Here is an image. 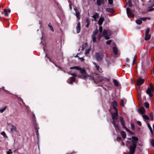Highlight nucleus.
Masks as SVG:
<instances>
[{"label": "nucleus", "instance_id": "55", "mask_svg": "<svg viewBox=\"0 0 154 154\" xmlns=\"http://www.w3.org/2000/svg\"><path fill=\"white\" fill-rule=\"evenodd\" d=\"M112 42V41L111 40H108V41H107L106 42V43L107 44V45H110L111 43Z\"/></svg>", "mask_w": 154, "mask_h": 154}, {"label": "nucleus", "instance_id": "51", "mask_svg": "<svg viewBox=\"0 0 154 154\" xmlns=\"http://www.w3.org/2000/svg\"><path fill=\"white\" fill-rule=\"evenodd\" d=\"M103 34H99V35L98 36V37L97 38H98V39L99 40H100L101 38L102 37V36H103Z\"/></svg>", "mask_w": 154, "mask_h": 154}, {"label": "nucleus", "instance_id": "27", "mask_svg": "<svg viewBox=\"0 0 154 154\" xmlns=\"http://www.w3.org/2000/svg\"><path fill=\"white\" fill-rule=\"evenodd\" d=\"M113 82L114 83V85L116 87H118L119 85V83L118 81L115 79H114Z\"/></svg>", "mask_w": 154, "mask_h": 154}, {"label": "nucleus", "instance_id": "45", "mask_svg": "<svg viewBox=\"0 0 154 154\" xmlns=\"http://www.w3.org/2000/svg\"><path fill=\"white\" fill-rule=\"evenodd\" d=\"M149 28H147V29L145 31V34H149Z\"/></svg>", "mask_w": 154, "mask_h": 154}, {"label": "nucleus", "instance_id": "56", "mask_svg": "<svg viewBox=\"0 0 154 154\" xmlns=\"http://www.w3.org/2000/svg\"><path fill=\"white\" fill-rule=\"evenodd\" d=\"M108 2L110 5H112L113 3V0H108Z\"/></svg>", "mask_w": 154, "mask_h": 154}, {"label": "nucleus", "instance_id": "39", "mask_svg": "<svg viewBox=\"0 0 154 154\" xmlns=\"http://www.w3.org/2000/svg\"><path fill=\"white\" fill-rule=\"evenodd\" d=\"M131 128L132 130H135V128L134 123H132L131 124Z\"/></svg>", "mask_w": 154, "mask_h": 154}, {"label": "nucleus", "instance_id": "47", "mask_svg": "<svg viewBox=\"0 0 154 154\" xmlns=\"http://www.w3.org/2000/svg\"><path fill=\"white\" fill-rule=\"evenodd\" d=\"M123 128L125 129V130L127 131V132H130V131H131L129 129H128L126 126H125L124 127H123Z\"/></svg>", "mask_w": 154, "mask_h": 154}, {"label": "nucleus", "instance_id": "49", "mask_svg": "<svg viewBox=\"0 0 154 154\" xmlns=\"http://www.w3.org/2000/svg\"><path fill=\"white\" fill-rule=\"evenodd\" d=\"M151 143L152 146L154 147V140L153 139H152L151 140Z\"/></svg>", "mask_w": 154, "mask_h": 154}, {"label": "nucleus", "instance_id": "57", "mask_svg": "<svg viewBox=\"0 0 154 154\" xmlns=\"http://www.w3.org/2000/svg\"><path fill=\"white\" fill-rule=\"evenodd\" d=\"M13 95H14L16 97H17L19 101L20 100H21L22 99L20 97H19L17 95L14 94H13Z\"/></svg>", "mask_w": 154, "mask_h": 154}, {"label": "nucleus", "instance_id": "11", "mask_svg": "<svg viewBox=\"0 0 154 154\" xmlns=\"http://www.w3.org/2000/svg\"><path fill=\"white\" fill-rule=\"evenodd\" d=\"M117 104L118 103L117 101L115 100L113 101L111 105L112 108L114 109L115 111L118 110L116 107L117 106Z\"/></svg>", "mask_w": 154, "mask_h": 154}, {"label": "nucleus", "instance_id": "17", "mask_svg": "<svg viewBox=\"0 0 154 154\" xmlns=\"http://www.w3.org/2000/svg\"><path fill=\"white\" fill-rule=\"evenodd\" d=\"M105 60H106L107 66H109L110 64V59L107 55H106V57L105 58Z\"/></svg>", "mask_w": 154, "mask_h": 154}, {"label": "nucleus", "instance_id": "42", "mask_svg": "<svg viewBox=\"0 0 154 154\" xmlns=\"http://www.w3.org/2000/svg\"><path fill=\"white\" fill-rule=\"evenodd\" d=\"M150 120L152 121H153L154 120V116L153 114L151 113L150 114Z\"/></svg>", "mask_w": 154, "mask_h": 154}, {"label": "nucleus", "instance_id": "36", "mask_svg": "<svg viewBox=\"0 0 154 154\" xmlns=\"http://www.w3.org/2000/svg\"><path fill=\"white\" fill-rule=\"evenodd\" d=\"M143 117L144 119H146L147 120H148L149 119V117L147 115H143Z\"/></svg>", "mask_w": 154, "mask_h": 154}, {"label": "nucleus", "instance_id": "62", "mask_svg": "<svg viewBox=\"0 0 154 154\" xmlns=\"http://www.w3.org/2000/svg\"><path fill=\"white\" fill-rule=\"evenodd\" d=\"M35 114H33V115L32 116V119H33V122H35Z\"/></svg>", "mask_w": 154, "mask_h": 154}, {"label": "nucleus", "instance_id": "54", "mask_svg": "<svg viewBox=\"0 0 154 154\" xmlns=\"http://www.w3.org/2000/svg\"><path fill=\"white\" fill-rule=\"evenodd\" d=\"M1 134L4 136L5 137H7L4 131L2 132L1 133Z\"/></svg>", "mask_w": 154, "mask_h": 154}, {"label": "nucleus", "instance_id": "13", "mask_svg": "<svg viewBox=\"0 0 154 154\" xmlns=\"http://www.w3.org/2000/svg\"><path fill=\"white\" fill-rule=\"evenodd\" d=\"M120 121L121 125L122 126V128L124 127L125 125V122L124 119L123 117L122 116H121L120 117Z\"/></svg>", "mask_w": 154, "mask_h": 154}, {"label": "nucleus", "instance_id": "33", "mask_svg": "<svg viewBox=\"0 0 154 154\" xmlns=\"http://www.w3.org/2000/svg\"><path fill=\"white\" fill-rule=\"evenodd\" d=\"M128 6L130 7H132V1L131 0H128Z\"/></svg>", "mask_w": 154, "mask_h": 154}, {"label": "nucleus", "instance_id": "16", "mask_svg": "<svg viewBox=\"0 0 154 154\" xmlns=\"http://www.w3.org/2000/svg\"><path fill=\"white\" fill-rule=\"evenodd\" d=\"M104 20L103 17H100L98 21V24L100 26L103 23Z\"/></svg>", "mask_w": 154, "mask_h": 154}, {"label": "nucleus", "instance_id": "26", "mask_svg": "<svg viewBox=\"0 0 154 154\" xmlns=\"http://www.w3.org/2000/svg\"><path fill=\"white\" fill-rule=\"evenodd\" d=\"M98 29L97 28L93 32L92 36H95L98 33Z\"/></svg>", "mask_w": 154, "mask_h": 154}, {"label": "nucleus", "instance_id": "30", "mask_svg": "<svg viewBox=\"0 0 154 154\" xmlns=\"http://www.w3.org/2000/svg\"><path fill=\"white\" fill-rule=\"evenodd\" d=\"M147 127L148 128H149V130L151 132V134H153V131H152V128L151 127L150 125L149 124V123H147Z\"/></svg>", "mask_w": 154, "mask_h": 154}, {"label": "nucleus", "instance_id": "64", "mask_svg": "<svg viewBox=\"0 0 154 154\" xmlns=\"http://www.w3.org/2000/svg\"><path fill=\"white\" fill-rule=\"evenodd\" d=\"M137 124L140 126L141 125V122L139 121H138L137 122Z\"/></svg>", "mask_w": 154, "mask_h": 154}, {"label": "nucleus", "instance_id": "9", "mask_svg": "<svg viewBox=\"0 0 154 154\" xmlns=\"http://www.w3.org/2000/svg\"><path fill=\"white\" fill-rule=\"evenodd\" d=\"M126 11L127 15L128 17H134V15L131 11V9L129 8H126Z\"/></svg>", "mask_w": 154, "mask_h": 154}, {"label": "nucleus", "instance_id": "22", "mask_svg": "<svg viewBox=\"0 0 154 154\" xmlns=\"http://www.w3.org/2000/svg\"><path fill=\"white\" fill-rule=\"evenodd\" d=\"M145 37L144 39L146 41L150 39L151 37V35L150 34H145Z\"/></svg>", "mask_w": 154, "mask_h": 154}, {"label": "nucleus", "instance_id": "46", "mask_svg": "<svg viewBox=\"0 0 154 154\" xmlns=\"http://www.w3.org/2000/svg\"><path fill=\"white\" fill-rule=\"evenodd\" d=\"M103 27L102 26H100L99 27V31L100 33H101L103 31Z\"/></svg>", "mask_w": 154, "mask_h": 154}, {"label": "nucleus", "instance_id": "6", "mask_svg": "<svg viewBox=\"0 0 154 154\" xmlns=\"http://www.w3.org/2000/svg\"><path fill=\"white\" fill-rule=\"evenodd\" d=\"M118 110H116L115 113H113L112 114V117L113 120V122H117L116 120L118 119Z\"/></svg>", "mask_w": 154, "mask_h": 154}, {"label": "nucleus", "instance_id": "50", "mask_svg": "<svg viewBox=\"0 0 154 154\" xmlns=\"http://www.w3.org/2000/svg\"><path fill=\"white\" fill-rule=\"evenodd\" d=\"M92 40L93 42H96V38L95 36H92Z\"/></svg>", "mask_w": 154, "mask_h": 154}, {"label": "nucleus", "instance_id": "8", "mask_svg": "<svg viewBox=\"0 0 154 154\" xmlns=\"http://www.w3.org/2000/svg\"><path fill=\"white\" fill-rule=\"evenodd\" d=\"M93 63L95 66L96 70L98 72L100 73H102L103 72L102 68H100V66L98 65L96 63L93 62Z\"/></svg>", "mask_w": 154, "mask_h": 154}, {"label": "nucleus", "instance_id": "25", "mask_svg": "<svg viewBox=\"0 0 154 154\" xmlns=\"http://www.w3.org/2000/svg\"><path fill=\"white\" fill-rule=\"evenodd\" d=\"M113 49L114 53L116 55L117 54H118V50L117 47H113Z\"/></svg>", "mask_w": 154, "mask_h": 154}, {"label": "nucleus", "instance_id": "12", "mask_svg": "<svg viewBox=\"0 0 154 154\" xmlns=\"http://www.w3.org/2000/svg\"><path fill=\"white\" fill-rule=\"evenodd\" d=\"M11 11V10L9 9H5L3 11H1V13L2 14H4L5 16H8V13H10Z\"/></svg>", "mask_w": 154, "mask_h": 154}, {"label": "nucleus", "instance_id": "52", "mask_svg": "<svg viewBox=\"0 0 154 154\" xmlns=\"http://www.w3.org/2000/svg\"><path fill=\"white\" fill-rule=\"evenodd\" d=\"M122 140V137H118L116 138V140L118 142H119L120 141Z\"/></svg>", "mask_w": 154, "mask_h": 154}, {"label": "nucleus", "instance_id": "14", "mask_svg": "<svg viewBox=\"0 0 154 154\" xmlns=\"http://www.w3.org/2000/svg\"><path fill=\"white\" fill-rule=\"evenodd\" d=\"M105 3L104 0H97V4L98 6H100L101 4L104 5Z\"/></svg>", "mask_w": 154, "mask_h": 154}, {"label": "nucleus", "instance_id": "1", "mask_svg": "<svg viewBox=\"0 0 154 154\" xmlns=\"http://www.w3.org/2000/svg\"><path fill=\"white\" fill-rule=\"evenodd\" d=\"M131 142L132 144L129 148V152L127 154H134V153L137 146V143L139 140L138 138L136 137L132 136Z\"/></svg>", "mask_w": 154, "mask_h": 154}, {"label": "nucleus", "instance_id": "40", "mask_svg": "<svg viewBox=\"0 0 154 154\" xmlns=\"http://www.w3.org/2000/svg\"><path fill=\"white\" fill-rule=\"evenodd\" d=\"M6 106L4 107L3 109H0V112L2 113H3L6 109Z\"/></svg>", "mask_w": 154, "mask_h": 154}, {"label": "nucleus", "instance_id": "58", "mask_svg": "<svg viewBox=\"0 0 154 154\" xmlns=\"http://www.w3.org/2000/svg\"><path fill=\"white\" fill-rule=\"evenodd\" d=\"M13 95H14L16 97H17L19 101L20 100H21L22 99L20 97H19L17 95L14 94H13Z\"/></svg>", "mask_w": 154, "mask_h": 154}, {"label": "nucleus", "instance_id": "7", "mask_svg": "<svg viewBox=\"0 0 154 154\" xmlns=\"http://www.w3.org/2000/svg\"><path fill=\"white\" fill-rule=\"evenodd\" d=\"M117 122H112V124L114 125V126L115 128L116 131L117 132L119 131L120 130V127L119 125V121H117Z\"/></svg>", "mask_w": 154, "mask_h": 154}, {"label": "nucleus", "instance_id": "38", "mask_svg": "<svg viewBox=\"0 0 154 154\" xmlns=\"http://www.w3.org/2000/svg\"><path fill=\"white\" fill-rule=\"evenodd\" d=\"M1 89L3 90L4 91H5L7 93L9 94H12L9 91H8L7 90H5V89L4 87H2Z\"/></svg>", "mask_w": 154, "mask_h": 154}, {"label": "nucleus", "instance_id": "41", "mask_svg": "<svg viewBox=\"0 0 154 154\" xmlns=\"http://www.w3.org/2000/svg\"><path fill=\"white\" fill-rule=\"evenodd\" d=\"M120 105L122 106H124V100L123 99H121L120 100Z\"/></svg>", "mask_w": 154, "mask_h": 154}, {"label": "nucleus", "instance_id": "28", "mask_svg": "<svg viewBox=\"0 0 154 154\" xmlns=\"http://www.w3.org/2000/svg\"><path fill=\"white\" fill-rule=\"evenodd\" d=\"M106 10L107 12L109 13H113L114 12L113 9L111 8H107Z\"/></svg>", "mask_w": 154, "mask_h": 154}, {"label": "nucleus", "instance_id": "24", "mask_svg": "<svg viewBox=\"0 0 154 154\" xmlns=\"http://www.w3.org/2000/svg\"><path fill=\"white\" fill-rule=\"evenodd\" d=\"M139 112L142 115H143L145 112V110L144 108H142L139 109Z\"/></svg>", "mask_w": 154, "mask_h": 154}, {"label": "nucleus", "instance_id": "15", "mask_svg": "<svg viewBox=\"0 0 154 154\" xmlns=\"http://www.w3.org/2000/svg\"><path fill=\"white\" fill-rule=\"evenodd\" d=\"M76 32L77 33H79L81 30L80 23V22L78 23L76 27Z\"/></svg>", "mask_w": 154, "mask_h": 154}, {"label": "nucleus", "instance_id": "2", "mask_svg": "<svg viewBox=\"0 0 154 154\" xmlns=\"http://www.w3.org/2000/svg\"><path fill=\"white\" fill-rule=\"evenodd\" d=\"M70 69H76L78 70H80V72L82 74V76L83 77V78L84 79L86 78V77H87V73L84 68L82 69L79 66H75L71 67L70 68Z\"/></svg>", "mask_w": 154, "mask_h": 154}, {"label": "nucleus", "instance_id": "21", "mask_svg": "<svg viewBox=\"0 0 154 154\" xmlns=\"http://www.w3.org/2000/svg\"><path fill=\"white\" fill-rule=\"evenodd\" d=\"M99 16L98 14L97 13H95L94 15L92 16V17H93L94 19V20L96 21L97 18H98Z\"/></svg>", "mask_w": 154, "mask_h": 154}, {"label": "nucleus", "instance_id": "23", "mask_svg": "<svg viewBox=\"0 0 154 154\" xmlns=\"http://www.w3.org/2000/svg\"><path fill=\"white\" fill-rule=\"evenodd\" d=\"M121 134L124 139H125L126 137V134L124 131H122L121 132Z\"/></svg>", "mask_w": 154, "mask_h": 154}, {"label": "nucleus", "instance_id": "63", "mask_svg": "<svg viewBox=\"0 0 154 154\" xmlns=\"http://www.w3.org/2000/svg\"><path fill=\"white\" fill-rule=\"evenodd\" d=\"M90 51V50L89 49H88V50H86L85 52V54H88L89 53Z\"/></svg>", "mask_w": 154, "mask_h": 154}, {"label": "nucleus", "instance_id": "3", "mask_svg": "<svg viewBox=\"0 0 154 154\" xmlns=\"http://www.w3.org/2000/svg\"><path fill=\"white\" fill-rule=\"evenodd\" d=\"M94 74L95 80H94V83H97V82H102L104 80V79H103L102 77L100 76V75L98 73H94Z\"/></svg>", "mask_w": 154, "mask_h": 154}, {"label": "nucleus", "instance_id": "48", "mask_svg": "<svg viewBox=\"0 0 154 154\" xmlns=\"http://www.w3.org/2000/svg\"><path fill=\"white\" fill-rule=\"evenodd\" d=\"M150 87L151 89L152 90V91H153V90L154 89V86L153 84L152 83H150L149 84Z\"/></svg>", "mask_w": 154, "mask_h": 154}, {"label": "nucleus", "instance_id": "37", "mask_svg": "<svg viewBox=\"0 0 154 154\" xmlns=\"http://www.w3.org/2000/svg\"><path fill=\"white\" fill-rule=\"evenodd\" d=\"M141 20H142L143 21H145L147 19L149 20H150L151 18L149 17H141Z\"/></svg>", "mask_w": 154, "mask_h": 154}, {"label": "nucleus", "instance_id": "43", "mask_svg": "<svg viewBox=\"0 0 154 154\" xmlns=\"http://www.w3.org/2000/svg\"><path fill=\"white\" fill-rule=\"evenodd\" d=\"M45 57H46L50 61L52 62V61H51V59L50 58V57L48 56V54H47V53L45 52Z\"/></svg>", "mask_w": 154, "mask_h": 154}, {"label": "nucleus", "instance_id": "31", "mask_svg": "<svg viewBox=\"0 0 154 154\" xmlns=\"http://www.w3.org/2000/svg\"><path fill=\"white\" fill-rule=\"evenodd\" d=\"M152 90L149 88H148L147 89L146 92L147 94H150V93L152 92Z\"/></svg>", "mask_w": 154, "mask_h": 154}, {"label": "nucleus", "instance_id": "60", "mask_svg": "<svg viewBox=\"0 0 154 154\" xmlns=\"http://www.w3.org/2000/svg\"><path fill=\"white\" fill-rule=\"evenodd\" d=\"M69 74H70V75L74 76H77V75L75 73H68Z\"/></svg>", "mask_w": 154, "mask_h": 154}, {"label": "nucleus", "instance_id": "5", "mask_svg": "<svg viewBox=\"0 0 154 154\" xmlns=\"http://www.w3.org/2000/svg\"><path fill=\"white\" fill-rule=\"evenodd\" d=\"M95 57L97 61L100 62L103 59L104 55L103 52L97 53L95 55Z\"/></svg>", "mask_w": 154, "mask_h": 154}, {"label": "nucleus", "instance_id": "29", "mask_svg": "<svg viewBox=\"0 0 154 154\" xmlns=\"http://www.w3.org/2000/svg\"><path fill=\"white\" fill-rule=\"evenodd\" d=\"M142 21L141 18H140L139 19H137L136 20V23L137 24L139 25L141 24L142 23Z\"/></svg>", "mask_w": 154, "mask_h": 154}, {"label": "nucleus", "instance_id": "59", "mask_svg": "<svg viewBox=\"0 0 154 154\" xmlns=\"http://www.w3.org/2000/svg\"><path fill=\"white\" fill-rule=\"evenodd\" d=\"M86 21L87 23V24H90V20H89V18H87Z\"/></svg>", "mask_w": 154, "mask_h": 154}, {"label": "nucleus", "instance_id": "18", "mask_svg": "<svg viewBox=\"0 0 154 154\" xmlns=\"http://www.w3.org/2000/svg\"><path fill=\"white\" fill-rule=\"evenodd\" d=\"M70 82H68L69 84L72 85H73V82H75V78L74 77H72L69 78Z\"/></svg>", "mask_w": 154, "mask_h": 154}, {"label": "nucleus", "instance_id": "19", "mask_svg": "<svg viewBox=\"0 0 154 154\" xmlns=\"http://www.w3.org/2000/svg\"><path fill=\"white\" fill-rule=\"evenodd\" d=\"M74 10L75 11V12L76 13V14L77 18H78V20H79L80 19V13L78 11L77 9L76 8H74Z\"/></svg>", "mask_w": 154, "mask_h": 154}, {"label": "nucleus", "instance_id": "35", "mask_svg": "<svg viewBox=\"0 0 154 154\" xmlns=\"http://www.w3.org/2000/svg\"><path fill=\"white\" fill-rule=\"evenodd\" d=\"M87 77H86V78L87 77H90L89 78V79H91L93 81H94V75H93V76H89L88 75H87Z\"/></svg>", "mask_w": 154, "mask_h": 154}, {"label": "nucleus", "instance_id": "61", "mask_svg": "<svg viewBox=\"0 0 154 154\" xmlns=\"http://www.w3.org/2000/svg\"><path fill=\"white\" fill-rule=\"evenodd\" d=\"M54 65H55V66L57 67H58V68L59 69H60L61 70H62V69H62V68L61 67H60V66H58V65H56V64H54Z\"/></svg>", "mask_w": 154, "mask_h": 154}, {"label": "nucleus", "instance_id": "20", "mask_svg": "<svg viewBox=\"0 0 154 154\" xmlns=\"http://www.w3.org/2000/svg\"><path fill=\"white\" fill-rule=\"evenodd\" d=\"M154 6V0H153L152 3L149 5V7L150 8L148 10V11H151L154 10V8H152V7Z\"/></svg>", "mask_w": 154, "mask_h": 154}, {"label": "nucleus", "instance_id": "53", "mask_svg": "<svg viewBox=\"0 0 154 154\" xmlns=\"http://www.w3.org/2000/svg\"><path fill=\"white\" fill-rule=\"evenodd\" d=\"M35 131H36V135L37 136L38 139V137H39V133H38V130H35Z\"/></svg>", "mask_w": 154, "mask_h": 154}, {"label": "nucleus", "instance_id": "44", "mask_svg": "<svg viewBox=\"0 0 154 154\" xmlns=\"http://www.w3.org/2000/svg\"><path fill=\"white\" fill-rule=\"evenodd\" d=\"M144 106L147 108H148L149 107V104L147 102H145L144 103Z\"/></svg>", "mask_w": 154, "mask_h": 154}, {"label": "nucleus", "instance_id": "34", "mask_svg": "<svg viewBox=\"0 0 154 154\" xmlns=\"http://www.w3.org/2000/svg\"><path fill=\"white\" fill-rule=\"evenodd\" d=\"M34 125V127L35 130H38L39 129V128L38 127L37 125L36 124L35 120V122H33Z\"/></svg>", "mask_w": 154, "mask_h": 154}, {"label": "nucleus", "instance_id": "32", "mask_svg": "<svg viewBox=\"0 0 154 154\" xmlns=\"http://www.w3.org/2000/svg\"><path fill=\"white\" fill-rule=\"evenodd\" d=\"M16 127L15 126H14L13 125H12L11 126V132H12L14 131H16Z\"/></svg>", "mask_w": 154, "mask_h": 154}, {"label": "nucleus", "instance_id": "10", "mask_svg": "<svg viewBox=\"0 0 154 154\" xmlns=\"http://www.w3.org/2000/svg\"><path fill=\"white\" fill-rule=\"evenodd\" d=\"M145 79L141 78H139L137 81V84L138 86H140L142 85L144 82Z\"/></svg>", "mask_w": 154, "mask_h": 154}, {"label": "nucleus", "instance_id": "4", "mask_svg": "<svg viewBox=\"0 0 154 154\" xmlns=\"http://www.w3.org/2000/svg\"><path fill=\"white\" fill-rule=\"evenodd\" d=\"M112 34V32L110 30L104 29L103 30V35L106 39H109V36H110Z\"/></svg>", "mask_w": 154, "mask_h": 154}]
</instances>
